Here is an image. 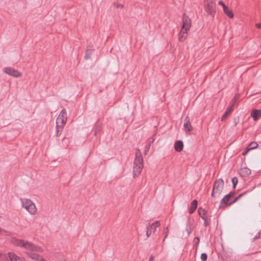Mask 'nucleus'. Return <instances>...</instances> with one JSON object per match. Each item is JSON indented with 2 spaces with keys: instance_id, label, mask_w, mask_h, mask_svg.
I'll return each mask as SVG.
<instances>
[{
  "instance_id": "f257e3e1",
  "label": "nucleus",
  "mask_w": 261,
  "mask_h": 261,
  "mask_svg": "<svg viewBox=\"0 0 261 261\" xmlns=\"http://www.w3.org/2000/svg\"><path fill=\"white\" fill-rule=\"evenodd\" d=\"M11 243L15 246L24 248L27 250L25 253L31 259L36 261H46L39 254L43 252V249L39 246L34 245L31 242L13 238Z\"/></svg>"
},
{
  "instance_id": "f03ea898",
  "label": "nucleus",
  "mask_w": 261,
  "mask_h": 261,
  "mask_svg": "<svg viewBox=\"0 0 261 261\" xmlns=\"http://www.w3.org/2000/svg\"><path fill=\"white\" fill-rule=\"evenodd\" d=\"M143 167V159L140 149L136 151V158L134 163V177L138 176L141 172Z\"/></svg>"
},
{
  "instance_id": "7ed1b4c3",
  "label": "nucleus",
  "mask_w": 261,
  "mask_h": 261,
  "mask_svg": "<svg viewBox=\"0 0 261 261\" xmlns=\"http://www.w3.org/2000/svg\"><path fill=\"white\" fill-rule=\"evenodd\" d=\"M67 121V114L66 110L63 109L56 120V136L59 137L61 135L64 125Z\"/></svg>"
},
{
  "instance_id": "20e7f679",
  "label": "nucleus",
  "mask_w": 261,
  "mask_h": 261,
  "mask_svg": "<svg viewBox=\"0 0 261 261\" xmlns=\"http://www.w3.org/2000/svg\"><path fill=\"white\" fill-rule=\"evenodd\" d=\"M224 181L218 179L215 181L211 195L214 198L219 197L221 194L224 188Z\"/></svg>"
},
{
  "instance_id": "39448f33",
  "label": "nucleus",
  "mask_w": 261,
  "mask_h": 261,
  "mask_svg": "<svg viewBox=\"0 0 261 261\" xmlns=\"http://www.w3.org/2000/svg\"><path fill=\"white\" fill-rule=\"evenodd\" d=\"M203 8L208 15L214 17L216 12L215 0H203Z\"/></svg>"
},
{
  "instance_id": "423d86ee",
  "label": "nucleus",
  "mask_w": 261,
  "mask_h": 261,
  "mask_svg": "<svg viewBox=\"0 0 261 261\" xmlns=\"http://www.w3.org/2000/svg\"><path fill=\"white\" fill-rule=\"evenodd\" d=\"M23 207H24L31 215H35L37 212V208L35 204L30 199H24L21 200Z\"/></svg>"
},
{
  "instance_id": "0eeeda50",
  "label": "nucleus",
  "mask_w": 261,
  "mask_h": 261,
  "mask_svg": "<svg viewBox=\"0 0 261 261\" xmlns=\"http://www.w3.org/2000/svg\"><path fill=\"white\" fill-rule=\"evenodd\" d=\"M233 193L230 192L228 194L225 195L221 201V205L225 204L226 205H230L232 203L236 202L243 195V194H240L238 197H236L233 201L228 203L230 198L233 196Z\"/></svg>"
},
{
  "instance_id": "6e6552de",
  "label": "nucleus",
  "mask_w": 261,
  "mask_h": 261,
  "mask_svg": "<svg viewBox=\"0 0 261 261\" xmlns=\"http://www.w3.org/2000/svg\"><path fill=\"white\" fill-rule=\"evenodd\" d=\"M192 25L191 19L185 13L182 16L181 28L190 31Z\"/></svg>"
},
{
  "instance_id": "1a4fd4ad",
  "label": "nucleus",
  "mask_w": 261,
  "mask_h": 261,
  "mask_svg": "<svg viewBox=\"0 0 261 261\" xmlns=\"http://www.w3.org/2000/svg\"><path fill=\"white\" fill-rule=\"evenodd\" d=\"M4 71L6 73L15 77H18L21 75V72L11 67L5 68Z\"/></svg>"
},
{
  "instance_id": "9d476101",
  "label": "nucleus",
  "mask_w": 261,
  "mask_h": 261,
  "mask_svg": "<svg viewBox=\"0 0 261 261\" xmlns=\"http://www.w3.org/2000/svg\"><path fill=\"white\" fill-rule=\"evenodd\" d=\"M189 31V30L180 29L178 34V40L180 42H184L187 39Z\"/></svg>"
},
{
  "instance_id": "9b49d317",
  "label": "nucleus",
  "mask_w": 261,
  "mask_h": 261,
  "mask_svg": "<svg viewBox=\"0 0 261 261\" xmlns=\"http://www.w3.org/2000/svg\"><path fill=\"white\" fill-rule=\"evenodd\" d=\"M8 256L11 261H26L23 258L20 257L12 252H8Z\"/></svg>"
},
{
  "instance_id": "f8f14e48",
  "label": "nucleus",
  "mask_w": 261,
  "mask_h": 261,
  "mask_svg": "<svg viewBox=\"0 0 261 261\" xmlns=\"http://www.w3.org/2000/svg\"><path fill=\"white\" fill-rule=\"evenodd\" d=\"M250 115L254 121H257L261 116V110H252Z\"/></svg>"
},
{
  "instance_id": "ddd939ff",
  "label": "nucleus",
  "mask_w": 261,
  "mask_h": 261,
  "mask_svg": "<svg viewBox=\"0 0 261 261\" xmlns=\"http://www.w3.org/2000/svg\"><path fill=\"white\" fill-rule=\"evenodd\" d=\"M185 122L184 124V127L185 130L188 132H190L193 130V127L191 125L190 118L188 116H187L185 118Z\"/></svg>"
},
{
  "instance_id": "4468645a",
  "label": "nucleus",
  "mask_w": 261,
  "mask_h": 261,
  "mask_svg": "<svg viewBox=\"0 0 261 261\" xmlns=\"http://www.w3.org/2000/svg\"><path fill=\"white\" fill-rule=\"evenodd\" d=\"M234 103L235 101H233L231 106L227 108L226 112L224 113L221 118V121H224L226 118L227 116L232 112L233 107L234 105Z\"/></svg>"
},
{
  "instance_id": "2eb2a0df",
  "label": "nucleus",
  "mask_w": 261,
  "mask_h": 261,
  "mask_svg": "<svg viewBox=\"0 0 261 261\" xmlns=\"http://www.w3.org/2000/svg\"><path fill=\"white\" fill-rule=\"evenodd\" d=\"M184 144L181 141H177L174 144V149L177 152H180L183 149Z\"/></svg>"
},
{
  "instance_id": "dca6fc26",
  "label": "nucleus",
  "mask_w": 261,
  "mask_h": 261,
  "mask_svg": "<svg viewBox=\"0 0 261 261\" xmlns=\"http://www.w3.org/2000/svg\"><path fill=\"white\" fill-rule=\"evenodd\" d=\"M223 11L226 16L229 18L232 19L234 17V14L232 11L228 6L223 9Z\"/></svg>"
},
{
  "instance_id": "f3484780",
  "label": "nucleus",
  "mask_w": 261,
  "mask_h": 261,
  "mask_svg": "<svg viewBox=\"0 0 261 261\" xmlns=\"http://www.w3.org/2000/svg\"><path fill=\"white\" fill-rule=\"evenodd\" d=\"M197 201L196 200H194L191 204L189 210V212L190 214H192L194 213V212L196 210L197 206Z\"/></svg>"
},
{
  "instance_id": "a211bd4d",
  "label": "nucleus",
  "mask_w": 261,
  "mask_h": 261,
  "mask_svg": "<svg viewBox=\"0 0 261 261\" xmlns=\"http://www.w3.org/2000/svg\"><path fill=\"white\" fill-rule=\"evenodd\" d=\"M240 174L244 176H248L251 174V170L248 168H243L240 169Z\"/></svg>"
},
{
  "instance_id": "6ab92c4d",
  "label": "nucleus",
  "mask_w": 261,
  "mask_h": 261,
  "mask_svg": "<svg viewBox=\"0 0 261 261\" xmlns=\"http://www.w3.org/2000/svg\"><path fill=\"white\" fill-rule=\"evenodd\" d=\"M160 222L159 221H156L153 223L151 225H150L149 227L147 228H149L150 230H151L153 232H155L156 228L160 226Z\"/></svg>"
},
{
  "instance_id": "aec40b11",
  "label": "nucleus",
  "mask_w": 261,
  "mask_h": 261,
  "mask_svg": "<svg viewBox=\"0 0 261 261\" xmlns=\"http://www.w3.org/2000/svg\"><path fill=\"white\" fill-rule=\"evenodd\" d=\"M199 215L202 218V219H204L205 217H207L206 211L202 208H199L198 211Z\"/></svg>"
},
{
  "instance_id": "412c9836",
  "label": "nucleus",
  "mask_w": 261,
  "mask_h": 261,
  "mask_svg": "<svg viewBox=\"0 0 261 261\" xmlns=\"http://www.w3.org/2000/svg\"><path fill=\"white\" fill-rule=\"evenodd\" d=\"M257 147H258V144L256 142H252L249 144L247 148L250 150L256 148Z\"/></svg>"
},
{
  "instance_id": "4be33fe9",
  "label": "nucleus",
  "mask_w": 261,
  "mask_h": 261,
  "mask_svg": "<svg viewBox=\"0 0 261 261\" xmlns=\"http://www.w3.org/2000/svg\"><path fill=\"white\" fill-rule=\"evenodd\" d=\"M204 222V225L206 227L207 225H208L210 224V219L208 218L207 217H205L204 219H202Z\"/></svg>"
},
{
  "instance_id": "5701e85b",
  "label": "nucleus",
  "mask_w": 261,
  "mask_h": 261,
  "mask_svg": "<svg viewBox=\"0 0 261 261\" xmlns=\"http://www.w3.org/2000/svg\"><path fill=\"white\" fill-rule=\"evenodd\" d=\"M0 259L2 260H5L7 259L6 254L0 252Z\"/></svg>"
},
{
  "instance_id": "b1692460",
  "label": "nucleus",
  "mask_w": 261,
  "mask_h": 261,
  "mask_svg": "<svg viewBox=\"0 0 261 261\" xmlns=\"http://www.w3.org/2000/svg\"><path fill=\"white\" fill-rule=\"evenodd\" d=\"M0 259L2 260H5L7 259L6 254L0 252Z\"/></svg>"
},
{
  "instance_id": "393cba45",
  "label": "nucleus",
  "mask_w": 261,
  "mask_h": 261,
  "mask_svg": "<svg viewBox=\"0 0 261 261\" xmlns=\"http://www.w3.org/2000/svg\"><path fill=\"white\" fill-rule=\"evenodd\" d=\"M0 259L2 260H5L7 259L6 254L0 252Z\"/></svg>"
},
{
  "instance_id": "a878e982",
  "label": "nucleus",
  "mask_w": 261,
  "mask_h": 261,
  "mask_svg": "<svg viewBox=\"0 0 261 261\" xmlns=\"http://www.w3.org/2000/svg\"><path fill=\"white\" fill-rule=\"evenodd\" d=\"M232 182L233 184V188H236V186L238 183V178L236 177H234L232 178Z\"/></svg>"
},
{
  "instance_id": "bb28decb",
  "label": "nucleus",
  "mask_w": 261,
  "mask_h": 261,
  "mask_svg": "<svg viewBox=\"0 0 261 261\" xmlns=\"http://www.w3.org/2000/svg\"><path fill=\"white\" fill-rule=\"evenodd\" d=\"M168 232H169L168 228L166 227L164 230V239L163 240V241L165 240V238L167 237V236L168 235Z\"/></svg>"
},
{
  "instance_id": "cd10ccee",
  "label": "nucleus",
  "mask_w": 261,
  "mask_h": 261,
  "mask_svg": "<svg viewBox=\"0 0 261 261\" xmlns=\"http://www.w3.org/2000/svg\"><path fill=\"white\" fill-rule=\"evenodd\" d=\"M200 258H201L202 260L206 261L207 258V256L206 254H205V253H202L201 254Z\"/></svg>"
},
{
  "instance_id": "c85d7f7f",
  "label": "nucleus",
  "mask_w": 261,
  "mask_h": 261,
  "mask_svg": "<svg viewBox=\"0 0 261 261\" xmlns=\"http://www.w3.org/2000/svg\"><path fill=\"white\" fill-rule=\"evenodd\" d=\"M193 229V228L191 225H190L189 228H187L186 230H187L188 235H189L191 233Z\"/></svg>"
},
{
  "instance_id": "c756f323",
  "label": "nucleus",
  "mask_w": 261,
  "mask_h": 261,
  "mask_svg": "<svg viewBox=\"0 0 261 261\" xmlns=\"http://www.w3.org/2000/svg\"><path fill=\"white\" fill-rule=\"evenodd\" d=\"M200 242V240H199V238H198V237H196L195 238V239H194V243L195 244H196V245H198L199 243Z\"/></svg>"
},
{
  "instance_id": "7c9ffc66",
  "label": "nucleus",
  "mask_w": 261,
  "mask_h": 261,
  "mask_svg": "<svg viewBox=\"0 0 261 261\" xmlns=\"http://www.w3.org/2000/svg\"><path fill=\"white\" fill-rule=\"evenodd\" d=\"M152 231L150 230L149 228H147V230L146 231V235L147 237H149L151 234Z\"/></svg>"
},
{
  "instance_id": "2f4dec72",
  "label": "nucleus",
  "mask_w": 261,
  "mask_h": 261,
  "mask_svg": "<svg viewBox=\"0 0 261 261\" xmlns=\"http://www.w3.org/2000/svg\"><path fill=\"white\" fill-rule=\"evenodd\" d=\"M218 4L220 6H222L223 7V9H224V8L226 7L227 6L225 5V4L221 1H219L218 2Z\"/></svg>"
},
{
  "instance_id": "473e14b6",
  "label": "nucleus",
  "mask_w": 261,
  "mask_h": 261,
  "mask_svg": "<svg viewBox=\"0 0 261 261\" xmlns=\"http://www.w3.org/2000/svg\"><path fill=\"white\" fill-rule=\"evenodd\" d=\"M115 7L117 8H122L123 7V5L121 4H119V3H117V4H115Z\"/></svg>"
},
{
  "instance_id": "72a5a7b5",
  "label": "nucleus",
  "mask_w": 261,
  "mask_h": 261,
  "mask_svg": "<svg viewBox=\"0 0 261 261\" xmlns=\"http://www.w3.org/2000/svg\"><path fill=\"white\" fill-rule=\"evenodd\" d=\"M249 151L250 150L247 147L246 150L242 153V155L244 156L246 155Z\"/></svg>"
},
{
  "instance_id": "f704fd0d",
  "label": "nucleus",
  "mask_w": 261,
  "mask_h": 261,
  "mask_svg": "<svg viewBox=\"0 0 261 261\" xmlns=\"http://www.w3.org/2000/svg\"><path fill=\"white\" fill-rule=\"evenodd\" d=\"M255 27L258 29H261V22L256 23L255 25Z\"/></svg>"
},
{
  "instance_id": "c9c22d12",
  "label": "nucleus",
  "mask_w": 261,
  "mask_h": 261,
  "mask_svg": "<svg viewBox=\"0 0 261 261\" xmlns=\"http://www.w3.org/2000/svg\"><path fill=\"white\" fill-rule=\"evenodd\" d=\"M3 232H7V231L0 228V233H2Z\"/></svg>"
},
{
  "instance_id": "e433bc0d",
  "label": "nucleus",
  "mask_w": 261,
  "mask_h": 261,
  "mask_svg": "<svg viewBox=\"0 0 261 261\" xmlns=\"http://www.w3.org/2000/svg\"><path fill=\"white\" fill-rule=\"evenodd\" d=\"M154 257L152 255L150 256L149 257V261H153Z\"/></svg>"
},
{
  "instance_id": "4c0bfd02",
  "label": "nucleus",
  "mask_w": 261,
  "mask_h": 261,
  "mask_svg": "<svg viewBox=\"0 0 261 261\" xmlns=\"http://www.w3.org/2000/svg\"><path fill=\"white\" fill-rule=\"evenodd\" d=\"M89 58V56H88L87 55V54L86 53V55H85V58L86 59H88Z\"/></svg>"
}]
</instances>
